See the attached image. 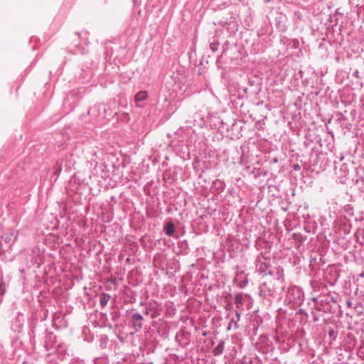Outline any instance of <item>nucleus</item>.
<instances>
[{"label":"nucleus","mask_w":364,"mask_h":364,"mask_svg":"<svg viewBox=\"0 0 364 364\" xmlns=\"http://www.w3.org/2000/svg\"><path fill=\"white\" fill-rule=\"evenodd\" d=\"M110 299L109 294L107 293H102L100 297V304L101 307L104 308L108 303L109 300Z\"/></svg>","instance_id":"19"},{"label":"nucleus","mask_w":364,"mask_h":364,"mask_svg":"<svg viewBox=\"0 0 364 364\" xmlns=\"http://www.w3.org/2000/svg\"><path fill=\"white\" fill-rule=\"evenodd\" d=\"M106 343H107V341H106V339H105L103 342H102V343H100V348H105V346H106Z\"/></svg>","instance_id":"35"},{"label":"nucleus","mask_w":364,"mask_h":364,"mask_svg":"<svg viewBox=\"0 0 364 364\" xmlns=\"http://www.w3.org/2000/svg\"><path fill=\"white\" fill-rule=\"evenodd\" d=\"M241 309H237L235 311V318H237V320H240V311Z\"/></svg>","instance_id":"33"},{"label":"nucleus","mask_w":364,"mask_h":364,"mask_svg":"<svg viewBox=\"0 0 364 364\" xmlns=\"http://www.w3.org/2000/svg\"><path fill=\"white\" fill-rule=\"evenodd\" d=\"M299 168V165H294V169L295 170H297Z\"/></svg>","instance_id":"38"},{"label":"nucleus","mask_w":364,"mask_h":364,"mask_svg":"<svg viewBox=\"0 0 364 364\" xmlns=\"http://www.w3.org/2000/svg\"><path fill=\"white\" fill-rule=\"evenodd\" d=\"M304 298L305 294L301 287L290 285L285 292L284 303L294 309L304 303Z\"/></svg>","instance_id":"1"},{"label":"nucleus","mask_w":364,"mask_h":364,"mask_svg":"<svg viewBox=\"0 0 364 364\" xmlns=\"http://www.w3.org/2000/svg\"><path fill=\"white\" fill-rule=\"evenodd\" d=\"M98 360H99V358H94V360H93L94 363H95V364H98V363H97Z\"/></svg>","instance_id":"36"},{"label":"nucleus","mask_w":364,"mask_h":364,"mask_svg":"<svg viewBox=\"0 0 364 364\" xmlns=\"http://www.w3.org/2000/svg\"><path fill=\"white\" fill-rule=\"evenodd\" d=\"M224 348L225 341L223 340H221L219 341L218 344L214 348L213 350L214 355H220L223 353Z\"/></svg>","instance_id":"15"},{"label":"nucleus","mask_w":364,"mask_h":364,"mask_svg":"<svg viewBox=\"0 0 364 364\" xmlns=\"http://www.w3.org/2000/svg\"><path fill=\"white\" fill-rule=\"evenodd\" d=\"M134 309L130 310L131 315V324L132 327L136 332L141 331L143 327L144 318L143 316L139 312H134Z\"/></svg>","instance_id":"7"},{"label":"nucleus","mask_w":364,"mask_h":364,"mask_svg":"<svg viewBox=\"0 0 364 364\" xmlns=\"http://www.w3.org/2000/svg\"><path fill=\"white\" fill-rule=\"evenodd\" d=\"M6 290V284L4 282L3 277L0 275V294L3 295L5 294Z\"/></svg>","instance_id":"25"},{"label":"nucleus","mask_w":364,"mask_h":364,"mask_svg":"<svg viewBox=\"0 0 364 364\" xmlns=\"http://www.w3.org/2000/svg\"><path fill=\"white\" fill-rule=\"evenodd\" d=\"M259 296L270 304L276 297V288L273 280H267L259 286Z\"/></svg>","instance_id":"3"},{"label":"nucleus","mask_w":364,"mask_h":364,"mask_svg":"<svg viewBox=\"0 0 364 364\" xmlns=\"http://www.w3.org/2000/svg\"><path fill=\"white\" fill-rule=\"evenodd\" d=\"M256 348L264 354L272 352L274 349L272 342L264 335H261L259 337L258 341L256 343Z\"/></svg>","instance_id":"5"},{"label":"nucleus","mask_w":364,"mask_h":364,"mask_svg":"<svg viewBox=\"0 0 364 364\" xmlns=\"http://www.w3.org/2000/svg\"><path fill=\"white\" fill-rule=\"evenodd\" d=\"M311 300L314 304V306L311 311V314L313 315V320H314V321H317L319 319V315L318 314V304L320 303V301H321V295H319L317 297H316V296L312 297L311 299Z\"/></svg>","instance_id":"11"},{"label":"nucleus","mask_w":364,"mask_h":364,"mask_svg":"<svg viewBox=\"0 0 364 364\" xmlns=\"http://www.w3.org/2000/svg\"><path fill=\"white\" fill-rule=\"evenodd\" d=\"M246 296V294L242 293L237 294L235 296V304L237 309H242V303Z\"/></svg>","instance_id":"14"},{"label":"nucleus","mask_w":364,"mask_h":364,"mask_svg":"<svg viewBox=\"0 0 364 364\" xmlns=\"http://www.w3.org/2000/svg\"><path fill=\"white\" fill-rule=\"evenodd\" d=\"M234 284L240 289H244L248 284V274H245V267L239 265L235 267Z\"/></svg>","instance_id":"4"},{"label":"nucleus","mask_w":364,"mask_h":364,"mask_svg":"<svg viewBox=\"0 0 364 364\" xmlns=\"http://www.w3.org/2000/svg\"><path fill=\"white\" fill-rule=\"evenodd\" d=\"M22 364H26V362H23Z\"/></svg>","instance_id":"41"},{"label":"nucleus","mask_w":364,"mask_h":364,"mask_svg":"<svg viewBox=\"0 0 364 364\" xmlns=\"http://www.w3.org/2000/svg\"><path fill=\"white\" fill-rule=\"evenodd\" d=\"M56 336L52 332H49L46 334L44 341V348L46 351L50 350L53 348V344L55 343Z\"/></svg>","instance_id":"10"},{"label":"nucleus","mask_w":364,"mask_h":364,"mask_svg":"<svg viewBox=\"0 0 364 364\" xmlns=\"http://www.w3.org/2000/svg\"><path fill=\"white\" fill-rule=\"evenodd\" d=\"M164 230L168 236H172L175 231V226L172 222H168L164 226Z\"/></svg>","instance_id":"16"},{"label":"nucleus","mask_w":364,"mask_h":364,"mask_svg":"<svg viewBox=\"0 0 364 364\" xmlns=\"http://www.w3.org/2000/svg\"><path fill=\"white\" fill-rule=\"evenodd\" d=\"M256 267L260 274L264 275H273V272L270 269L269 262L267 261H261V256H258L257 258Z\"/></svg>","instance_id":"8"},{"label":"nucleus","mask_w":364,"mask_h":364,"mask_svg":"<svg viewBox=\"0 0 364 364\" xmlns=\"http://www.w3.org/2000/svg\"><path fill=\"white\" fill-rule=\"evenodd\" d=\"M148 97L147 92L146 91H140L137 92L135 95V100L136 102H141L145 100Z\"/></svg>","instance_id":"20"},{"label":"nucleus","mask_w":364,"mask_h":364,"mask_svg":"<svg viewBox=\"0 0 364 364\" xmlns=\"http://www.w3.org/2000/svg\"><path fill=\"white\" fill-rule=\"evenodd\" d=\"M176 342H178L179 346H181L182 347L187 346L190 343V340L188 338V334L183 331H180L179 332H178L176 333Z\"/></svg>","instance_id":"9"},{"label":"nucleus","mask_w":364,"mask_h":364,"mask_svg":"<svg viewBox=\"0 0 364 364\" xmlns=\"http://www.w3.org/2000/svg\"><path fill=\"white\" fill-rule=\"evenodd\" d=\"M88 112L92 116H95L99 117L100 119H103L110 114V109L109 108H107V105L105 104H97L91 107Z\"/></svg>","instance_id":"6"},{"label":"nucleus","mask_w":364,"mask_h":364,"mask_svg":"<svg viewBox=\"0 0 364 364\" xmlns=\"http://www.w3.org/2000/svg\"><path fill=\"white\" fill-rule=\"evenodd\" d=\"M240 320H237V318L235 317H233L230 319V321L228 324V329L230 330L232 326L235 328H239V326H238V321Z\"/></svg>","instance_id":"23"},{"label":"nucleus","mask_w":364,"mask_h":364,"mask_svg":"<svg viewBox=\"0 0 364 364\" xmlns=\"http://www.w3.org/2000/svg\"><path fill=\"white\" fill-rule=\"evenodd\" d=\"M146 304H145L144 302L141 301L140 302V306H145Z\"/></svg>","instance_id":"39"},{"label":"nucleus","mask_w":364,"mask_h":364,"mask_svg":"<svg viewBox=\"0 0 364 364\" xmlns=\"http://www.w3.org/2000/svg\"><path fill=\"white\" fill-rule=\"evenodd\" d=\"M353 309L358 315L363 314V305L360 302H356L353 306Z\"/></svg>","instance_id":"22"},{"label":"nucleus","mask_w":364,"mask_h":364,"mask_svg":"<svg viewBox=\"0 0 364 364\" xmlns=\"http://www.w3.org/2000/svg\"><path fill=\"white\" fill-rule=\"evenodd\" d=\"M296 314H299V315H301L303 316L304 318H308V314L307 312L306 311L305 309H299L296 312Z\"/></svg>","instance_id":"29"},{"label":"nucleus","mask_w":364,"mask_h":364,"mask_svg":"<svg viewBox=\"0 0 364 364\" xmlns=\"http://www.w3.org/2000/svg\"><path fill=\"white\" fill-rule=\"evenodd\" d=\"M16 237L17 235H16L14 231H9L8 232H5L1 237L6 242L9 243L15 240Z\"/></svg>","instance_id":"17"},{"label":"nucleus","mask_w":364,"mask_h":364,"mask_svg":"<svg viewBox=\"0 0 364 364\" xmlns=\"http://www.w3.org/2000/svg\"><path fill=\"white\" fill-rule=\"evenodd\" d=\"M291 237L296 241H298L299 242H303V236L300 233H294L291 235Z\"/></svg>","instance_id":"26"},{"label":"nucleus","mask_w":364,"mask_h":364,"mask_svg":"<svg viewBox=\"0 0 364 364\" xmlns=\"http://www.w3.org/2000/svg\"><path fill=\"white\" fill-rule=\"evenodd\" d=\"M285 362L282 361V360L279 359L277 357L274 358H264V364H284Z\"/></svg>","instance_id":"18"},{"label":"nucleus","mask_w":364,"mask_h":364,"mask_svg":"<svg viewBox=\"0 0 364 364\" xmlns=\"http://www.w3.org/2000/svg\"><path fill=\"white\" fill-rule=\"evenodd\" d=\"M142 312L144 315H150L151 318H154L157 316L155 309L151 302L145 305V307L142 310Z\"/></svg>","instance_id":"12"},{"label":"nucleus","mask_w":364,"mask_h":364,"mask_svg":"<svg viewBox=\"0 0 364 364\" xmlns=\"http://www.w3.org/2000/svg\"><path fill=\"white\" fill-rule=\"evenodd\" d=\"M355 304L351 301V300L348 299L346 301V306L348 307V308H353V306Z\"/></svg>","instance_id":"32"},{"label":"nucleus","mask_w":364,"mask_h":364,"mask_svg":"<svg viewBox=\"0 0 364 364\" xmlns=\"http://www.w3.org/2000/svg\"><path fill=\"white\" fill-rule=\"evenodd\" d=\"M61 171H62V166L60 165V164H56L55 166H54V174L55 176H59V174L61 173Z\"/></svg>","instance_id":"27"},{"label":"nucleus","mask_w":364,"mask_h":364,"mask_svg":"<svg viewBox=\"0 0 364 364\" xmlns=\"http://www.w3.org/2000/svg\"><path fill=\"white\" fill-rule=\"evenodd\" d=\"M353 76L355 77H359L360 75H359V71L358 70H355L353 73Z\"/></svg>","instance_id":"34"},{"label":"nucleus","mask_w":364,"mask_h":364,"mask_svg":"<svg viewBox=\"0 0 364 364\" xmlns=\"http://www.w3.org/2000/svg\"><path fill=\"white\" fill-rule=\"evenodd\" d=\"M359 277H362V278H364V272H361V273L359 274Z\"/></svg>","instance_id":"37"},{"label":"nucleus","mask_w":364,"mask_h":364,"mask_svg":"<svg viewBox=\"0 0 364 364\" xmlns=\"http://www.w3.org/2000/svg\"><path fill=\"white\" fill-rule=\"evenodd\" d=\"M360 237H361L360 240L359 241L361 245H364V231H362L360 233H359L358 240H360Z\"/></svg>","instance_id":"31"},{"label":"nucleus","mask_w":364,"mask_h":364,"mask_svg":"<svg viewBox=\"0 0 364 364\" xmlns=\"http://www.w3.org/2000/svg\"><path fill=\"white\" fill-rule=\"evenodd\" d=\"M276 279L280 282V283H284V281H285V279H284V271H283V269L282 268H278L277 269V276H276Z\"/></svg>","instance_id":"21"},{"label":"nucleus","mask_w":364,"mask_h":364,"mask_svg":"<svg viewBox=\"0 0 364 364\" xmlns=\"http://www.w3.org/2000/svg\"><path fill=\"white\" fill-rule=\"evenodd\" d=\"M338 331H336L333 328H330L328 331V335L329 336V338L332 340V341H336L337 336H338Z\"/></svg>","instance_id":"24"},{"label":"nucleus","mask_w":364,"mask_h":364,"mask_svg":"<svg viewBox=\"0 0 364 364\" xmlns=\"http://www.w3.org/2000/svg\"><path fill=\"white\" fill-rule=\"evenodd\" d=\"M132 297L135 296V293L134 292H132Z\"/></svg>","instance_id":"40"},{"label":"nucleus","mask_w":364,"mask_h":364,"mask_svg":"<svg viewBox=\"0 0 364 364\" xmlns=\"http://www.w3.org/2000/svg\"><path fill=\"white\" fill-rule=\"evenodd\" d=\"M244 364H264L262 360L256 355L245 356L243 358Z\"/></svg>","instance_id":"13"},{"label":"nucleus","mask_w":364,"mask_h":364,"mask_svg":"<svg viewBox=\"0 0 364 364\" xmlns=\"http://www.w3.org/2000/svg\"><path fill=\"white\" fill-rule=\"evenodd\" d=\"M341 299L340 295L336 292L328 291L326 294H321V301L318 304V311L325 314H333L336 311L334 306H341L338 304Z\"/></svg>","instance_id":"2"},{"label":"nucleus","mask_w":364,"mask_h":364,"mask_svg":"<svg viewBox=\"0 0 364 364\" xmlns=\"http://www.w3.org/2000/svg\"><path fill=\"white\" fill-rule=\"evenodd\" d=\"M219 43H212L210 45V49L213 53L216 52L218 50Z\"/></svg>","instance_id":"28"},{"label":"nucleus","mask_w":364,"mask_h":364,"mask_svg":"<svg viewBox=\"0 0 364 364\" xmlns=\"http://www.w3.org/2000/svg\"><path fill=\"white\" fill-rule=\"evenodd\" d=\"M264 125V122H262V121H257L255 122V128L257 130L263 129V126Z\"/></svg>","instance_id":"30"}]
</instances>
